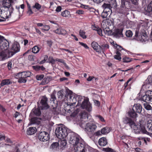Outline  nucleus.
Segmentation results:
<instances>
[{"label":"nucleus","instance_id":"1","mask_svg":"<svg viewBox=\"0 0 152 152\" xmlns=\"http://www.w3.org/2000/svg\"><path fill=\"white\" fill-rule=\"evenodd\" d=\"M9 47V42L3 36L0 35V48L2 50L0 53V59H7L13 55L12 51L8 50Z\"/></svg>","mask_w":152,"mask_h":152},{"label":"nucleus","instance_id":"2","mask_svg":"<svg viewBox=\"0 0 152 152\" xmlns=\"http://www.w3.org/2000/svg\"><path fill=\"white\" fill-rule=\"evenodd\" d=\"M130 1V0H121L120 8L118 10L119 13L128 14V12L131 8Z\"/></svg>","mask_w":152,"mask_h":152},{"label":"nucleus","instance_id":"3","mask_svg":"<svg viewBox=\"0 0 152 152\" xmlns=\"http://www.w3.org/2000/svg\"><path fill=\"white\" fill-rule=\"evenodd\" d=\"M67 130V128L64 125L62 124L59 125L56 130V134L58 138L63 139L68 135Z\"/></svg>","mask_w":152,"mask_h":152},{"label":"nucleus","instance_id":"4","mask_svg":"<svg viewBox=\"0 0 152 152\" xmlns=\"http://www.w3.org/2000/svg\"><path fill=\"white\" fill-rule=\"evenodd\" d=\"M134 39L138 41L145 42L148 40V38L146 34L145 31L143 30L139 33L138 31L136 30Z\"/></svg>","mask_w":152,"mask_h":152},{"label":"nucleus","instance_id":"5","mask_svg":"<svg viewBox=\"0 0 152 152\" xmlns=\"http://www.w3.org/2000/svg\"><path fill=\"white\" fill-rule=\"evenodd\" d=\"M69 142L74 147L82 140L77 134L72 133L69 134Z\"/></svg>","mask_w":152,"mask_h":152},{"label":"nucleus","instance_id":"6","mask_svg":"<svg viewBox=\"0 0 152 152\" xmlns=\"http://www.w3.org/2000/svg\"><path fill=\"white\" fill-rule=\"evenodd\" d=\"M140 100L143 101L146 103H152V91H147L144 95L141 96Z\"/></svg>","mask_w":152,"mask_h":152},{"label":"nucleus","instance_id":"7","mask_svg":"<svg viewBox=\"0 0 152 152\" xmlns=\"http://www.w3.org/2000/svg\"><path fill=\"white\" fill-rule=\"evenodd\" d=\"M80 122L79 124L80 127L83 128L85 126V122L87 121L88 118V113L85 111L81 112L80 114Z\"/></svg>","mask_w":152,"mask_h":152},{"label":"nucleus","instance_id":"8","mask_svg":"<svg viewBox=\"0 0 152 152\" xmlns=\"http://www.w3.org/2000/svg\"><path fill=\"white\" fill-rule=\"evenodd\" d=\"M80 105L82 109H85L88 112H90L92 110L91 105L89 102L88 99H84Z\"/></svg>","mask_w":152,"mask_h":152},{"label":"nucleus","instance_id":"9","mask_svg":"<svg viewBox=\"0 0 152 152\" xmlns=\"http://www.w3.org/2000/svg\"><path fill=\"white\" fill-rule=\"evenodd\" d=\"M76 152H86L87 149L84 147L82 140L73 147Z\"/></svg>","mask_w":152,"mask_h":152},{"label":"nucleus","instance_id":"10","mask_svg":"<svg viewBox=\"0 0 152 152\" xmlns=\"http://www.w3.org/2000/svg\"><path fill=\"white\" fill-rule=\"evenodd\" d=\"M12 12L9 10L7 11V10L1 7L0 9V17L4 19H7L10 16Z\"/></svg>","mask_w":152,"mask_h":152},{"label":"nucleus","instance_id":"11","mask_svg":"<svg viewBox=\"0 0 152 152\" xmlns=\"http://www.w3.org/2000/svg\"><path fill=\"white\" fill-rule=\"evenodd\" d=\"M85 130L88 132H94L97 128L96 124L92 122H89L85 124Z\"/></svg>","mask_w":152,"mask_h":152},{"label":"nucleus","instance_id":"12","mask_svg":"<svg viewBox=\"0 0 152 152\" xmlns=\"http://www.w3.org/2000/svg\"><path fill=\"white\" fill-rule=\"evenodd\" d=\"M48 98L45 96H42L40 102V104H38L39 107H40L42 109H47L49 107L48 104Z\"/></svg>","mask_w":152,"mask_h":152},{"label":"nucleus","instance_id":"13","mask_svg":"<svg viewBox=\"0 0 152 152\" xmlns=\"http://www.w3.org/2000/svg\"><path fill=\"white\" fill-rule=\"evenodd\" d=\"M1 8H3L4 9L7 10L11 12L13 11L14 9L12 7V4L7 0L3 1L2 3V6Z\"/></svg>","mask_w":152,"mask_h":152},{"label":"nucleus","instance_id":"14","mask_svg":"<svg viewBox=\"0 0 152 152\" xmlns=\"http://www.w3.org/2000/svg\"><path fill=\"white\" fill-rule=\"evenodd\" d=\"M38 138L40 141L45 142L49 140V134L47 132L43 131L39 133Z\"/></svg>","mask_w":152,"mask_h":152},{"label":"nucleus","instance_id":"15","mask_svg":"<svg viewBox=\"0 0 152 152\" xmlns=\"http://www.w3.org/2000/svg\"><path fill=\"white\" fill-rule=\"evenodd\" d=\"M123 29H115L113 30L112 33V35L116 38H119L123 37V35L122 34Z\"/></svg>","mask_w":152,"mask_h":152},{"label":"nucleus","instance_id":"16","mask_svg":"<svg viewBox=\"0 0 152 152\" xmlns=\"http://www.w3.org/2000/svg\"><path fill=\"white\" fill-rule=\"evenodd\" d=\"M11 49L12 51L14 53L13 55L16 53L18 52L20 50V47L19 44L16 42H15L12 44Z\"/></svg>","mask_w":152,"mask_h":152},{"label":"nucleus","instance_id":"17","mask_svg":"<svg viewBox=\"0 0 152 152\" xmlns=\"http://www.w3.org/2000/svg\"><path fill=\"white\" fill-rule=\"evenodd\" d=\"M50 99V103L52 107V108L55 109L57 106V101L56 100V97L54 94H52Z\"/></svg>","mask_w":152,"mask_h":152},{"label":"nucleus","instance_id":"18","mask_svg":"<svg viewBox=\"0 0 152 152\" xmlns=\"http://www.w3.org/2000/svg\"><path fill=\"white\" fill-rule=\"evenodd\" d=\"M123 122L125 124H128L129 126H131L133 124L134 121L130 118L125 117L123 118Z\"/></svg>","mask_w":152,"mask_h":152},{"label":"nucleus","instance_id":"19","mask_svg":"<svg viewBox=\"0 0 152 152\" xmlns=\"http://www.w3.org/2000/svg\"><path fill=\"white\" fill-rule=\"evenodd\" d=\"M31 75V73L30 72H23L21 73H18L16 75V76L20 75L22 77L26 78L30 76Z\"/></svg>","mask_w":152,"mask_h":152},{"label":"nucleus","instance_id":"20","mask_svg":"<svg viewBox=\"0 0 152 152\" xmlns=\"http://www.w3.org/2000/svg\"><path fill=\"white\" fill-rule=\"evenodd\" d=\"M142 106L140 104L137 103L134 104L132 109L136 112L140 113L142 111Z\"/></svg>","mask_w":152,"mask_h":152},{"label":"nucleus","instance_id":"21","mask_svg":"<svg viewBox=\"0 0 152 152\" xmlns=\"http://www.w3.org/2000/svg\"><path fill=\"white\" fill-rule=\"evenodd\" d=\"M91 45L92 47L95 50L99 53L101 52V46L99 45L96 42H93L91 43Z\"/></svg>","mask_w":152,"mask_h":152},{"label":"nucleus","instance_id":"22","mask_svg":"<svg viewBox=\"0 0 152 152\" xmlns=\"http://www.w3.org/2000/svg\"><path fill=\"white\" fill-rule=\"evenodd\" d=\"M130 127L132 128L134 131L136 133H139L140 132V125H137L135 124L134 122H133V125Z\"/></svg>","mask_w":152,"mask_h":152},{"label":"nucleus","instance_id":"23","mask_svg":"<svg viewBox=\"0 0 152 152\" xmlns=\"http://www.w3.org/2000/svg\"><path fill=\"white\" fill-rule=\"evenodd\" d=\"M41 118L37 117L32 118L31 119V124H36L39 125L40 123Z\"/></svg>","mask_w":152,"mask_h":152},{"label":"nucleus","instance_id":"24","mask_svg":"<svg viewBox=\"0 0 152 152\" xmlns=\"http://www.w3.org/2000/svg\"><path fill=\"white\" fill-rule=\"evenodd\" d=\"M98 142L99 145L102 146H105L107 143V139L104 137L100 138Z\"/></svg>","mask_w":152,"mask_h":152},{"label":"nucleus","instance_id":"25","mask_svg":"<svg viewBox=\"0 0 152 152\" xmlns=\"http://www.w3.org/2000/svg\"><path fill=\"white\" fill-rule=\"evenodd\" d=\"M53 32L58 34L64 35L66 34V30L61 28H58L56 30H54Z\"/></svg>","mask_w":152,"mask_h":152},{"label":"nucleus","instance_id":"26","mask_svg":"<svg viewBox=\"0 0 152 152\" xmlns=\"http://www.w3.org/2000/svg\"><path fill=\"white\" fill-rule=\"evenodd\" d=\"M102 7L104 9V11L110 12L112 11L109 4L104 3L102 6Z\"/></svg>","mask_w":152,"mask_h":152},{"label":"nucleus","instance_id":"27","mask_svg":"<svg viewBox=\"0 0 152 152\" xmlns=\"http://www.w3.org/2000/svg\"><path fill=\"white\" fill-rule=\"evenodd\" d=\"M104 24H105V23H103V25L102 24V28H103L104 30L105 33L108 36H110L112 35V31L111 30H110L109 28H108L107 30H105L106 29V27H104L103 26L104 25Z\"/></svg>","mask_w":152,"mask_h":152},{"label":"nucleus","instance_id":"28","mask_svg":"<svg viewBox=\"0 0 152 152\" xmlns=\"http://www.w3.org/2000/svg\"><path fill=\"white\" fill-rule=\"evenodd\" d=\"M110 11H103L101 14V16L103 18H107L111 13Z\"/></svg>","mask_w":152,"mask_h":152},{"label":"nucleus","instance_id":"29","mask_svg":"<svg viewBox=\"0 0 152 152\" xmlns=\"http://www.w3.org/2000/svg\"><path fill=\"white\" fill-rule=\"evenodd\" d=\"M36 128L35 127L29 128L27 130V133L28 135H31L35 132Z\"/></svg>","mask_w":152,"mask_h":152},{"label":"nucleus","instance_id":"30","mask_svg":"<svg viewBox=\"0 0 152 152\" xmlns=\"http://www.w3.org/2000/svg\"><path fill=\"white\" fill-rule=\"evenodd\" d=\"M135 110H130L128 112V115L131 117L133 118H135L136 117L137 115Z\"/></svg>","mask_w":152,"mask_h":152},{"label":"nucleus","instance_id":"31","mask_svg":"<svg viewBox=\"0 0 152 152\" xmlns=\"http://www.w3.org/2000/svg\"><path fill=\"white\" fill-rule=\"evenodd\" d=\"M12 83V82L9 79H6L3 80L1 83V86H3L6 85H9Z\"/></svg>","mask_w":152,"mask_h":152},{"label":"nucleus","instance_id":"32","mask_svg":"<svg viewBox=\"0 0 152 152\" xmlns=\"http://www.w3.org/2000/svg\"><path fill=\"white\" fill-rule=\"evenodd\" d=\"M146 126L149 131L152 132V120H149L147 122Z\"/></svg>","mask_w":152,"mask_h":152},{"label":"nucleus","instance_id":"33","mask_svg":"<svg viewBox=\"0 0 152 152\" xmlns=\"http://www.w3.org/2000/svg\"><path fill=\"white\" fill-rule=\"evenodd\" d=\"M110 131L108 127H106L103 128L101 130V132L102 134H105L109 132Z\"/></svg>","mask_w":152,"mask_h":152},{"label":"nucleus","instance_id":"34","mask_svg":"<svg viewBox=\"0 0 152 152\" xmlns=\"http://www.w3.org/2000/svg\"><path fill=\"white\" fill-rule=\"evenodd\" d=\"M110 7L112 8H115L117 7V5L116 1L115 0H111L109 2Z\"/></svg>","mask_w":152,"mask_h":152},{"label":"nucleus","instance_id":"35","mask_svg":"<svg viewBox=\"0 0 152 152\" xmlns=\"http://www.w3.org/2000/svg\"><path fill=\"white\" fill-rule=\"evenodd\" d=\"M34 114L36 116H39L41 114L40 109L38 108H34L32 110Z\"/></svg>","mask_w":152,"mask_h":152},{"label":"nucleus","instance_id":"36","mask_svg":"<svg viewBox=\"0 0 152 152\" xmlns=\"http://www.w3.org/2000/svg\"><path fill=\"white\" fill-rule=\"evenodd\" d=\"M51 78L50 77H47L44 78L42 80V83L43 84L48 83L50 80Z\"/></svg>","mask_w":152,"mask_h":152},{"label":"nucleus","instance_id":"37","mask_svg":"<svg viewBox=\"0 0 152 152\" xmlns=\"http://www.w3.org/2000/svg\"><path fill=\"white\" fill-rule=\"evenodd\" d=\"M121 54L120 51H116V55L114 56V58L115 59L120 61L121 59Z\"/></svg>","mask_w":152,"mask_h":152},{"label":"nucleus","instance_id":"38","mask_svg":"<svg viewBox=\"0 0 152 152\" xmlns=\"http://www.w3.org/2000/svg\"><path fill=\"white\" fill-rule=\"evenodd\" d=\"M61 15L62 16L66 17L69 16L70 15V13L69 12L66 10L62 12Z\"/></svg>","mask_w":152,"mask_h":152},{"label":"nucleus","instance_id":"39","mask_svg":"<svg viewBox=\"0 0 152 152\" xmlns=\"http://www.w3.org/2000/svg\"><path fill=\"white\" fill-rule=\"evenodd\" d=\"M79 35L83 38L85 39L86 38V36L85 34V32L82 30H80L79 31Z\"/></svg>","mask_w":152,"mask_h":152},{"label":"nucleus","instance_id":"40","mask_svg":"<svg viewBox=\"0 0 152 152\" xmlns=\"http://www.w3.org/2000/svg\"><path fill=\"white\" fill-rule=\"evenodd\" d=\"M58 143H59V145H60L61 148L65 146L66 144V142L65 140H63L59 141Z\"/></svg>","mask_w":152,"mask_h":152},{"label":"nucleus","instance_id":"41","mask_svg":"<svg viewBox=\"0 0 152 152\" xmlns=\"http://www.w3.org/2000/svg\"><path fill=\"white\" fill-rule=\"evenodd\" d=\"M57 94L59 100H61L64 96V95L62 93V91H59L57 93Z\"/></svg>","mask_w":152,"mask_h":152},{"label":"nucleus","instance_id":"42","mask_svg":"<svg viewBox=\"0 0 152 152\" xmlns=\"http://www.w3.org/2000/svg\"><path fill=\"white\" fill-rule=\"evenodd\" d=\"M39 48L37 46H35L32 48V52L34 53H37L39 51Z\"/></svg>","mask_w":152,"mask_h":152},{"label":"nucleus","instance_id":"43","mask_svg":"<svg viewBox=\"0 0 152 152\" xmlns=\"http://www.w3.org/2000/svg\"><path fill=\"white\" fill-rule=\"evenodd\" d=\"M145 108L147 110H152V107L151 105L147 104V103L145 102L143 104Z\"/></svg>","mask_w":152,"mask_h":152},{"label":"nucleus","instance_id":"44","mask_svg":"<svg viewBox=\"0 0 152 152\" xmlns=\"http://www.w3.org/2000/svg\"><path fill=\"white\" fill-rule=\"evenodd\" d=\"M19 79H18V82L20 83H25L26 81V80L25 79V78L22 77L21 76L19 75L18 76Z\"/></svg>","mask_w":152,"mask_h":152},{"label":"nucleus","instance_id":"45","mask_svg":"<svg viewBox=\"0 0 152 152\" xmlns=\"http://www.w3.org/2000/svg\"><path fill=\"white\" fill-rule=\"evenodd\" d=\"M59 145V143L57 142H53L51 145L50 148L52 149L56 148Z\"/></svg>","mask_w":152,"mask_h":152},{"label":"nucleus","instance_id":"46","mask_svg":"<svg viewBox=\"0 0 152 152\" xmlns=\"http://www.w3.org/2000/svg\"><path fill=\"white\" fill-rule=\"evenodd\" d=\"M41 5L38 3H36L35 5L32 6L33 8H36L38 10H39L41 8Z\"/></svg>","mask_w":152,"mask_h":152},{"label":"nucleus","instance_id":"47","mask_svg":"<svg viewBox=\"0 0 152 152\" xmlns=\"http://www.w3.org/2000/svg\"><path fill=\"white\" fill-rule=\"evenodd\" d=\"M87 149L88 150H86V152H99L96 150L91 147L88 148Z\"/></svg>","mask_w":152,"mask_h":152},{"label":"nucleus","instance_id":"48","mask_svg":"<svg viewBox=\"0 0 152 152\" xmlns=\"http://www.w3.org/2000/svg\"><path fill=\"white\" fill-rule=\"evenodd\" d=\"M125 34L127 37H132L133 34L131 31L128 30L126 31Z\"/></svg>","mask_w":152,"mask_h":152},{"label":"nucleus","instance_id":"49","mask_svg":"<svg viewBox=\"0 0 152 152\" xmlns=\"http://www.w3.org/2000/svg\"><path fill=\"white\" fill-rule=\"evenodd\" d=\"M140 131L142 132L143 133H146L147 132L145 127L144 126H142L141 125L140 127Z\"/></svg>","mask_w":152,"mask_h":152},{"label":"nucleus","instance_id":"50","mask_svg":"<svg viewBox=\"0 0 152 152\" xmlns=\"http://www.w3.org/2000/svg\"><path fill=\"white\" fill-rule=\"evenodd\" d=\"M16 8L19 12V16H21L22 15L23 10H20V8L19 6H16Z\"/></svg>","mask_w":152,"mask_h":152},{"label":"nucleus","instance_id":"51","mask_svg":"<svg viewBox=\"0 0 152 152\" xmlns=\"http://www.w3.org/2000/svg\"><path fill=\"white\" fill-rule=\"evenodd\" d=\"M123 62H129L131 61L130 58L127 57H125L123 58Z\"/></svg>","mask_w":152,"mask_h":152},{"label":"nucleus","instance_id":"52","mask_svg":"<svg viewBox=\"0 0 152 152\" xmlns=\"http://www.w3.org/2000/svg\"><path fill=\"white\" fill-rule=\"evenodd\" d=\"M103 151L107 152H113V150L110 148H103Z\"/></svg>","mask_w":152,"mask_h":152},{"label":"nucleus","instance_id":"53","mask_svg":"<svg viewBox=\"0 0 152 152\" xmlns=\"http://www.w3.org/2000/svg\"><path fill=\"white\" fill-rule=\"evenodd\" d=\"M145 10L146 11L149 13L152 12V7L148 5L146 8H145Z\"/></svg>","mask_w":152,"mask_h":152},{"label":"nucleus","instance_id":"54","mask_svg":"<svg viewBox=\"0 0 152 152\" xmlns=\"http://www.w3.org/2000/svg\"><path fill=\"white\" fill-rule=\"evenodd\" d=\"M43 75H37L36 76V78L37 80H41L44 77Z\"/></svg>","mask_w":152,"mask_h":152},{"label":"nucleus","instance_id":"55","mask_svg":"<svg viewBox=\"0 0 152 152\" xmlns=\"http://www.w3.org/2000/svg\"><path fill=\"white\" fill-rule=\"evenodd\" d=\"M114 46L115 47H116L117 49L118 50H117V51H121L123 49V48L121 46L119 45H118L116 44H115L114 45Z\"/></svg>","mask_w":152,"mask_h":152},{"label":"nucleus","instance_id":"56","mask_svg":"<svg viewBox=\"0 0 152 152\" xmlns=\"http://www.w3.org/2000/svg\"><path fill=\"white\" fill-rule=\"evenodd\" d=\"M70 99H71L72 100H74V102L72 103H71V105H74L75 104L76 102V98H75L74 97H73V99H72V97L71 96H70Z\"/></svg>","mask_w":152,"mask_h":152},{"label":"nucleus","instance_id":"57","mask_svg":"<svg viewBox=\"0 0 152 152\" xmlns=\"http://www.w3.org/2000/svg\"><path fill=\"white\" fill-rule=\"evenodd\" d=\"M83 99V97L81 96H79L78 97L77 105H80L82 104L81 101Z\"/></svg>","mask_w":152,"mask_h":152},{"label":"nucleus","instance_id":"58","mask_svg":"<svg viewBox=\"0 0 152 152\" xmlns=\"http://www.w3.org/2000/svg\"><path fill=\"white\" fill-rule=\"evenodd\" d=\"M101 48L103 49H107L109 48V45L107 44L103 45L101 46Z\"/></svg>","mask_w":152,"mask_h":152},{"label":"nucleus","instance_id":"59","mask_svg":"<svg viewBox=\"0 0 152 152\" xmlns=\"http://www.w3.org/2000/svg\"><path fill=\"white\" fill-rule=\"evenodd\" d=\"M96 116L98 117L99 119L102 122H104L105 120L104 118L100 115H96Z\"/></svg>","mask_w":152,"mask_h":152},{"label":"nucleus","instance_id":"60","mask_svg":"<svg viewBox=\"0 0 152 152\" xmlns=\"http://www.w3.org/2000/svg\"><path fill=\"white\" fill-rule=\"evenodd\" d=\"M50 29L49 26L48 25H46L44 26V28L42 30L45 31H48Z\"/></svg>","mask_w":152,"mask_h":152},{"label":"nucleus","instance_id":"61","mask_svg":"<svg viewBox=\"0 0 152 152\" xmlns=\"http://www.w3.org/2000/svg\"><path fill=\"white\" fill-rule=\"evenodd\" d=\"M98 34L100 36H102V29L100 28H98L97 30H96Z\"/></svg>","mask_w":152,"mask_h":152},{"label":"nucleus","instance_id":"62","mask_svg":"<svg viewBox=\"0 0 152 152\" xmlns=\"http://www.w3.org/2000/svg\"><path fill=\"white\" fill-rule=\"evenodd\" d=\"M33 68L35 70L37 71L40 69L41 67L38 66H32Z\"/></svg>","mask_w":152,"mask_h":152},{"label":"nucleus","instance_id":"63","mask_svg":"<svg viewBox=\"0 0 152 152\" xmlns=\"http://www.w3.org/2000/svg\"><path fill=\"white\" fill-rule=\"evenodd\" d=\"M79 43L80 45L84 47L86 49H88L89 48L88 47L86 44L81 42H79Z\"/></svg>","mask_w":152,"mask_h":152},{"label":"nucleus","instance_id":"64","mask_svg":"<svg viewBox=\"0 0 152 152\" xmlns=\"http://www.w3.org/2000/svg\"><path fill=\"white\" fill-rule=\"evenodd\" d=\"M94 103H95L96 105L99 106L100 105V103L98 101L96 100H94Z\"/></svg>","mask_w":152,"mask_h":152}]
</instances>
